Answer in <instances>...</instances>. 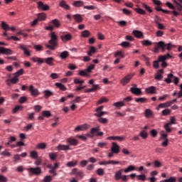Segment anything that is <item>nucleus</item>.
I'll list each match as a JSON object with an SVG mask.
<instances>
[{"instance_id": "2f4dec72", "label": "nucleus", "mask_w": 182, "mask_h": 182, "mask_svg": "<svg viewBox=\"0 0 182 182\" xmlns=\"http://www.w3.org/2000/svg\"><path fill=\"white\" fill-rule=\"evenodd\" d=\"M77 166V161H71L66 164L67 167H76Z\"/></svg>"}, {"instance_id": "4be33fe9", "label": "nucleus", "mask_w": 182, "mask_h": 182, "mask_svg": "<svg viewBox=\"0 0 182 182\" xmlns=\"http://www.w3.org/2000/svg\"><path fill=\"white\" fill-rule=\"evenodd\" d=\"M59 6L61 8H64V9H66L67 11L70 9V6L67 4L65 0L61 1L60 3L59 4Z\"/></svg>"}, {"instance_id": "2eb2a0df", "label": "nucleus", "mask_w": 182, "mask_h": 182, "mask_svg": "<svg viewBox=\"0 0 182 182\" xmlns=\"http://www.w3.org/2000/svg\"><path fill=\"white\" fill-rule=\"evenodd\" d=\"M88 129H89V125L82 124L75 127V132H84L85 130H87Z\"/></svg>"}, {"instance_id": "473e14b6", "label": "nucleus", "mask_w": 182, "mask_h": 182, "mask_svg": "<svg viewBox=\"0 0 182 182\" xmlns=\"http://www.w3.org/2000/svg\"><path fill=\"white\" fill-rule=\"evenodd\" d=\"M60 58L61 59H64V60L69 58V51L65 50V51L62 52L60 55Z\"/></svg>"}, {"instance_id": "052dcab7", "label": "nucleus", "mask_w": 182, "mask_h": 182, "mask_svg": "<svg viewBox=\"0 0 182 182\" xmlns=\"http://www.w3.org/2000/svg\"><path fill=\"white\" fill-rule=\"evenodd\" d=\"M176 117H170V122H168V124L171 125V124H176Z\"/></svg>"}, {"instance_id": "f8f14e48", "label": "nucleus", "mask_w": 182, "mask_h": 182, "mask_svg": "<svg viewBox=\"0 0 182 182\" xmlns=\"http://www.w3.org/2000/svg\"><path fill=\"white\" fill-rule=\"evenodd\" d=\"M2 55H12L14 53V51L9 48H6L5 47H0V54Z\"/></svg>"}, {"instance_id": "4c0bfd02", "label": "nucleus", "mask_w": 182, "mask_h": 182, "mask_svg": "<svg viewBox=\"0 0 182 182\" xmlns=\"http://www.w3.org/2000/svg\"><path fill=\"white\" fill-rule=\"evenodd\" d=\"M139 136L142 139H147V137H149V134L145 130H142V131L140 132Z\"/></svg>"}, {"instance_id": "6e6552de", "label": "nucleus", "mask_w": 182, "mask_h": 182, "mask_svg": "<svg viewBox=\"0 0 182 182\" xmlns=\"http://www.w3.org/2000/svg\"><path fill=\"white\" fill-rule=\"evenodd\" d=\"M37 8L39 11H49V5L43 4L42 1L37 2Z\"/></svg>"}, {"instance_id": "4468645a", "label": "nucleus", "mask_w": 182, "mask_h": 182, "mask_svg": "<svg viewBox=\"0 0 182 182\" xmlns=\"http://www.w3.org/2000/svg\"><path fill=\"white\" fill-rule=\"evenodd\" d=\"M28 90L34 97H36V96L39 95V91L38 89H36L33 85H30Z\"/></svg>"}, {"instance_id": "680f3d73", "label": "nucleus", "mask_w": 182, "mask_h": 182, "mask_svg": "<svg viewBox=\"0 0 182 182\" xmlns=\"http://www.w3.org/2000/svg\"><path fill=\"white\" fill-rule=\"evenodd\" d=\"M138 180H141V181H146V175L141 174L136 176Z\"/></svg>"}, {"instance_id": "0eeeda50", "label": "nucleus", "mask_w": 182, "mask_h": 182, "mask_svg": "<svg viewBox=\"0 0 182 182\" xmlns=\"http://www.w3.org/2000/svg\"><path fill=\"white\" fill-rule=\"evenodd\" d=\"M27 170L31 175L35 174L36 176H39L42 173V169L40 167L29 168Z\"/></svg>"}, {"instance_id": "423d86ee", "label": "nucleus", "mask_w": 182, "mask_h": 182, "mask_svg": "<svg viewBox=\"0 0 182 182\" xmlns=\"http://www.w3.org/2000/svg\"><path fill=\"white\" fill-rule=\"evenodd\" d=\"M133 76H134V74H128L124 77L120 81V82L122 84V86H126V85H127V83H129L130 80L133 79Z\"/></svg>"}, {"instance_id": "7c9ffc66", "label": "nucleus", "mask_w": 182, "mask_h": 182, "mask_svg": "<svg viewBox=\"0 0 182 182\" xmlns=\"http://www.w3.org/2000/svg\"><path fill=\"white\" fill-rule=\"evenodd\" d=\"M136 170V166L131 165L124 170V173H130V171H134Z\"/></svg>"}, {"instance_id": "69168bd1", "label": "nucleus", "mask_w": 182, "mask_h": 182, "mask_svg": "<svg viewBox=\"0 0 182 182\" xmlns=\"http://www.w3.org/2000/svg\"><path fill=\"white\" fill-rule=\"evenodd\" d=\"M153 114V112H151L150 109H146L145 111V116L146 117H150Z\"/></svg>"}, {"instance_id": "6e6d98bb", "label": "nucleus", "mask_w": 182, "mask_h": 182, "mask_svg": "<svg viewBox=\"0 0 182 182\" xmlns=\"http://www.w3.org/2000/svg\"><path fill=\"white\" fill-rule=\"evenodd\" d=\"M11 83H13V85H15L16 83H18L19 82V79H18L17 76H14L13 78L10 80Z\"/></svg>"}, {"instance_id": "c9c22d12", "label": "nucleus", "mask_w": 182, "mask_h": 182, "mask_svg": "<svg viewBox=\"0 0 182 182\" xmlns=\"http://www.w3.org/2000/svg\"><path fill=\"white\" fill-rule=\"evenodd\" d=\"M51 23H53V25L55 28H60V21H59V20H58V18L52 20Z\"/></svg>"}, {"instance_id": "5701e85b", "label": "nucleus", "mask_w": 182, "mask_h": 182, "mask_svg": "<svg viewBox=\"0 0 182 182\" xmlns=\"http://www.w3.org/2000/svg\"><path fill=\"white\" fill-rule=\"evenodd\" d=\"M37 19L41 21H46V14L45 13H38L37 14Z\"/></svg>"}, {"instance_id": "c756f323", "label": "nucleus", "mask_w": 182, "mask_h": 182, "mask_svg": "<svg viewBox=\"0 0 182 182\" xmlns=\"http://www.w3.org/2000/svg\"><path fill=\"white\" fill-rule=\"evenodd\" d=\"M98 132H100V127H94L90 129V133L92 136L97 134Z\"/></svg>"}, {"instance_id": "1a4fd4ad", "label": "nucleus", "mask_w": 182, "mask_h": 182, "mask_svg": "<svg viewBox=\"0 0 182 182\" xmlns=\"http://www.w3.org/2000/svg\"><path fill=\"white\" fill-rule=\"evenodd\" d=\"M99 164L100 166H106L107 164H111L112 166H114L116 164H121V163L119 161L109 160L105 161H100Z\"/></svg>"}, {"instance_id": "20e7f679", "label": "nucleus", "mask_w": 182, "mask_h": 182, "mask_svg": "<svg viewBox=\"0 0 182 182\" xmlns=\"http://www.w3.org/2000/svg\"><path fill=\"white\" fill-rule=\"evenodd\" d=\"M124 170L120 169L115 173L114 180L119 181V180H122V181H127V176L122 175L123 173Z\"/></svg>"}, {"instance_id": "aec40b11", "label": "nucleus", "mask_w": 182, "mask_h": 182, "mask_svg": "<svg viewBox=\"0 0 182 182\" xmlns=\"http://www.w3.org/2000/svg\"><path fill=\"white\" fill-rule=\"evenodd\" d=\"M173 56H171L169 53H167L164 55H160L159 57V62H163L164 60H167V59H171Z\"/></svg>"}, {"instance_id": "79ce46f5", "label": "nucleus", "mask_w": 182, "mask_h": 182, "mask_svg": "<svg viewBox=\"0 0 182 182\" xmlns=\"http://www.w3.org/2000/svg\"><path fill=\"white\" fill-rule=\"evenodd\" d=\"M176 181H177V178L174 176H172L168 179L161 181L160 182H176Z\"/></svg>"}, {"instance_id": "0e129e2a", "label": "nucleus", "mask_w": 182, "mask_h": 182, "mask_svg": "<svg viewBox=\"0 0 182 182\" xmlns=\"http://www.w3.org/2000/svg\"><path fill=\"white\" fill-rule=\"evenodd\" d=\"M97 173L98 176H103L105 174V169L104 168H98L97 170Z\"/></svg>"}, {"instance_id": "a19ab883", "label": "nucleus", "mask_w": 182, "mask_h": 182, "mask_svg": "<svg viewBox=\"0 0 182 182\" xmlns=\"http://www.w3.org/2000/svg\"><path fill=\"white\" fill-rule=\"evenodd\" d=\"M1 28L4 29V31H9V29H11L9 25L6 24L5 21L1 22Z\"/></svg>"}, {"instance_id": "dca6fc26", "label": "nucleus", "mask_w": 182, "mask_h": 182, "mask_svg": "<svg viewBox=\"0 0 182 182\" xmlns=\"http://www.w3.org/2000/svg\"><path fill=\"white\" fill-rule=\"evenodd\" d=\"M130 92L135 95L136 96H140L141 95V89L137 87H131Z\"/></svg>"}, {"instance_id": "7ed1b4c3", "label": "nucleus", "mask_w": 182, "mask_h": 182, "mask_svg": "<svg viewBox=\"0 0 182 182\" xmlns=\"http://www.w3.org/2000/svg\"><path fill=\"white\" fill-rule=\"evenodd\" d=\"M171 79H173L174 85H178V82H180V78L174 76V75H173L172 73L168 75V77L164 80V82H166V83H168V85H170V83L173 82Z\"/></svg>"}, {"instance_id": "ddd939ff", "label": "nucleus", "mask_w": 182, "mask_h": 182, "mask_svg": "<svg viewBox=\"0 0 182 182\" xmlns=\"http://www.w3.org/2000/svg\"><path fill=\"white\" fill-rule=\"evenodd\" d=\"M107 140H117V141H124L126 139L124 138V136H108L107 138Z\"/></svg>"}, {"instance_id": "de8ad7c7", "label": "nucleus", "mask_w": 182, "mask_h": 182, "mask_svg": "<svg viewBox=\"0 0 182 182\" xmlns=\"http://www.w3.org/2000/svg\"><path fill=\"white\" fill-rule=\"evenodd\" d=\"M37 149H39L40 150H45L46 149V144L45 143H40L37 144Z\"/></svg>"}, {"instance_id": "58836bf2", "label": "nucleus", "mask_w": 182, "mask_h": 182, "mask_svg": "<svg viewBox=\"0 0 182 182\" xmlns=\"http://www.w3.org/2000/svg\"><path fill=\"white\" fill-rule=\"evenodd\" d=\"M50 96H53V92L47 90L44 91V97L46 99H48V97H50Z\"/></svg>"}, {"instance_id": "a878e982", "label": "nucleus", "mask_w": 182, "mask_h": 182, "mask_svg": "<svg viewBox=\"0 0 182 182\" xmlns=\"http://www.w3.org/2000/svg\"><path fill=\"white\" fill-rule=\"evenodd\" d=\"M146 93H150L151 95H153V94L156 93V87L151 86L146 89Z\"/></svg>"}, {"instance_id": "37998d69", "label": "nucleus", "mask_w": 182, "mask_h": 182, "mask_svg": "<svg viewBox=\"0 0 182 182\" xmlns=\"http://www.w3.org/2000/svg\"><path fill=\"white\" fill-rule=\"evenodd\" d=\"M113 106L115 107H123V106H126V104L123 102V101L117 102L113 104Z\"/></svg>"}, {"instance_id": "49530a36", "label": "nucleus", "mask_w": 182, "mask_h": 182, "mask_svg": "<svg viewBox=\"0 0 182 182\" xmlns=\"http://www.w3.org/2000/svg\"><path fill=\"white\" fill-rule=\"evenodd\" d=\"M96 52V48H95L94 46L90 47V50L87 51V55L88 56H92L93 53H95Z\"/></svg>"}, {"instance_id": "bb28decb", "label": "nucleus", "mask_w": 182, "mask_h": 182, "mask_svg": "<svg viewBox=\"0 0 182 182\" xmlns=\"http://www.w3.org/2000/svg\"><path fill=\"white\" fill-rule=\"evenodd\" d=\"M55 86L56 87H58V89H60V90H63V92H65L67 90L66 87L60 82H56Z\"/></svg>"}, {"instance_id": "338daca9", "label": "nucleus", "mask_w": 182, "mask_h": 182, "mask_svg": "<svg viewBox=\"0 0 182 182\" xmlns=\"http://www.w3.org/2000/svg\"><path fill=\"white\" fill-rule=\"evenodd\" d=\"M80 76H87V71L86 70H80L78 73Z\"/></svg>"}, {"instance_id": "9b49d317", "label": "nucleus", "mask_w": 182, "mask_h": 182, "mask_svg": "<svg viewBox=\"0 0 182 182\" xmlns=\"http://www.w3.org/2000/svg\"><path fill=\"white\" fill-rule=\"evenodd\" d=\"M102 110H103V106L99 107L95 110L97 112L94 114V115L96 116V117H102V116H105V114H106V112H102Z\"/></svg>"}, {"instance_id": "9d476101", "label": "nucleus", "mask_w": 182, "mask_h": 182, "mask_svg": "<svg viewBox=\"0 0 182 182\" xmlns=\"http://www.w3.org/2000/svg\"><path fill=\"white\" fill-rule=\"evenodd\" d=\"M111 151H112V153H115V154H119V153H120V146L119 144H117V143H112Z\"/></svg>"}, {"instance_id": "ea45409f", "label": "nucleus", "mask_w": 182, "mask_h": 182, "mask_svg": "<svg viewBox=\"0 0 182 182\" xmlns=\"http://www.w3.org/2000/svg\"><path fill=\"white\" fill-rule=\"evenodd\" d=\"M135 102L136 103H147V98L146 97L136 98Z\"/></svg>"}, {"instance_id": "c03bdc74", "label": "nucleus", "mask_w": 182, "mask_h": 182, "mask_svg": "<svg viewBox=\"0 0 182 182\" xmlns=\"http://www.w3.org/2000/svg\"><path fill=\"white\" fill-rule=\"evenodd\" d=\"M164 129L166 130V132H167V133H171V132L173 131V129H171V125H170V124L166 123L164 125Z\"/></svg>"}, {"instance_id": "39448f33", "label": "nucleus", "mask_w": 182, "mask_h": 182, "mask_svg": "<svg viewBox=\"0 0 182 182\" xmlns=\"http://www.w3.org/2000/svg\"><path fill=\"white\" fill-rule=\"evenodd\" d=\"M31 46L25 44H19L18 48L23 52V54L26 56H31V50L29 49Z\"/></svg>"}, {"instance_id": "4d7b16f0", "label": "nucleus", "mask_w": 182, "mask_h": 182, "mask_svg": "<svg viewBox=\"0 0 182 182\" xmlns=\"http://www.w3.org/2000/svg\"><path fill=\"white\" fill-rule=\"evenodd\" d=\"M93 69H95V65L91 64L90 65H89L87 67V68L85 70L87 73H90V72H92V70H93Z\"/></svg>"}, {"instance_id": "13d9d810", "label": "nucleus", "mask_w": 182, "mask_h": 182, "mask_svg": "<svg viewBox=\"0 0 182 182\" xmlns=\"http://www.w3.org/2000/svg\"><path fill=\"white\" fill-rule=\"evenodd\" d=\"M167 134L164 131L161 132V140H166L167 139Z\"/></svg>"}, {"instance_id": "3c124183", "label": "nucleus", "mask_w": 182, "mask_h": 182, "mask_svg": "<svg viewBox=\"0 0 182 182\" xmlns=\"http://www.w3.org/2000/svg\"><path fill=\"white\" fill-rule=\"evenodd\" d=\"M23 109V107L21 105L16 106L13 109V113H16V112H20V110H22Z\"/></svg>"}, {"instance_id": "f257e3e1", "label": "nucleus", "mask_w": 182, "mask_h": 182, "mask_svg": "<svg viewBox=\"0 0 182 182\" xmlns=\"http://www.w3.org/2000/svg\"><path fill=\"white\" fill-rule=\"evenodd\" d=\"M48 43L45 44L47 49H50V50H55L58 48V36L55 32L50 33V39L48 41Z\"/></svg>"}, {"instance_id": "f03ea898", "label": "nucleus", "mask_w": 182, "mask_h": 182, "mask_svg": "<svg viewBox=\"0 0 182 182\" xmlns=\"http://www.w3.org/2000/svg\"><path fill=\"white\" fill-rule=\"evenodd\" d=\"M174 46H173L171 43L166 44L164 41H159V43H156L155 45V48H157L158 50L161 49V52H166V49L167 50H171Z\"/></svg>"}, {"instance_id": "72a5a7b5", "label": "nucleus", "mask_w": 182, "mask_h": 182, "mask_svg": "<svg viewBox=\"0 0 182 182\" xmlns=\"http://www.w3.org/2000/svg\"><path fill=\"white\" fill-rule=\"evenodd\" d=\"M141 43L144 46H151V45H153V42H151L150 40H144L141 41Z\"/></svg>"}, {"instance_id": "5fc2aeb1", "label": "nucleus", "mask_w": 182, "mask_h": 182, "mask_svg": "<svg viewBox=\"0 0 182 182\" xmlns=\"http://www.w3.org/2000/svg\"><path fill=\"white\" fill-rule=\"evenodd\" d=\"M142 7L144 8L146 11H148V12H150L151 14V12H153L151 7L149 6L146 4H142Z\"/></svg>"}, {"instance_id": "603ef678", "label": "nucleus", "mask_w": 182, "mask_h": 182, "mask_svg": "<svg viewBox=\"0 0 182 182\" xmlns=\"http://www.w3.org/2000/svg\"><path fill=\"white\" fill-rule=\"evenodd\" d=\"M170 113H171V110H170L168 109H166L162 111L161 114L163 116H168V114H170Z\"/></svg>"}, {"instance_id": "6ab92c4d", "label": "nucleus", "mask_w": 182, "mask_h": 182, "mask_svg": "<svg viewBox=\"0 0 182 182\" xmlns=\"http://www.w3.org/2000/svg\"><path fill=\"white\" fill-rule=\"evenodd\" d=\"M73 18L75 19V22L77 23H81V22L83 21V18L82 17V15L80 14H74L73 15Z\"/></svg>"}, {"instance_id": "f704fd0d", "label": "nucleus", "mask_w": 182, "mask_h": 182, "mask_svg": "<svg viewBox=\"0 0 182 182\" xmlns=\"http://www.w3.org/2000/svg\"><path fill=\"white\" fill-rule=\"evenodd\" d=\"M90 36V31L85 30L81 32V38H89Z\"/></svg>"}, {"instance_id": "c85d7f7f", "label": "nucleus", "mask_w": 182, "mask_h": 182, "mask_svg": "<svg viewBox=\"0 0 182 182\" xmlns=\"http://www.w3.org/2000/svg\"><path fill=\"white\" fill-rule=\"evenodd\" d=\"M48 168H50L49 173L51 174H53V176H56L58 173H56V169L52 166V164L48 165Z\"/></svg>"}, {"instance_id": "e433bc0d", "label": "nucleus", "mask_w": 182, "mask_h": 182, "mask_svg": "<svg viewBox=\"0 0 182 182\" xmlns=\"http://www.w3.org/2000/svg\"><path fill=\"white\" fill-rule=\"evenodd\" d=\"M73 5L76 8H80V6H83L84 3L82 1H75L73 2Z\"/></svg>"}, {"instance_id": "a211bd4d", "label": "nucleus", "mask_w": 182, "mask_h": 182, "mask_svg": "<svg viewBox=\"0 0 182 182\" xmlns=\"http://www.w3.org/2000/svg\"><path fill=\"white\" fill-rule=\"evenodd\" d=\"M57 150H62L63 151H66L68 150H70V146L69 145H63L59 144L56 146Z\"/></svg>"}, {"instance_id": "412c9836", "label": "nucleus", "mask_w": 182, "mask_h": 182, "mask_svg": "<svg viewBox=\"0 0 182 182\" xmlns=\"http://www.w3.org/2000/svg\"><path fill=\"white\" fill-rule=\"evenodd\" d=\"M132 33L136 38H138L139 39H141V38L144 36L143 33L137 30L133 31Z\"/></svg>"}, {"instance_id": "cd10ccee", "label": "nucleus", "mask_w": 182, "mask_h": 182, "mask_svg": "<svg viewBox=\"0 0 182 182\" xmlns=\"http://www.w3.org/2000/svg\"><path fill=\"white\" fill-rule=\"evenodd\" d=\"M49 159L52 160V161H54V160H56L58 159V154L56 152H51L48 154Z\"/></svg>"}, {"instance_id": "a18cd8bd", "label": "nucleus", "mask_w": 182, "mask_h": 182, "mask_svg": "<svg viewBox=\"0 0 182 182\" xmlns=\"http://www.w3.org/2000/svg\"><path fill=\"white\" fill-rule=\"evenodd\" d=\"M134 11L135 12H136V14H139V15H146V11L142 9H140V8L134 9Z\"/></svg>"}, {"instance_id": "774afa93", "label": "nucleus", "mask_w": 182, "mask_h": 182, "mask_svg": "<svg viewBox=\"0 0 182 182\" xmlns=\"http://www.w3.org/2000/svg\"><path fill=\"white\" fill-rule=\"evenodd\" d=\"M52 181V176H47L44 178L43 182H51Z\"/></svg>"}, {"instance_id": "bf43d9fd", "label": "nucleus", "mask_w": 182, "mask_h": 182, "mask_svg": "<svg viewBox=\"0 0 182 182\" xmlns=\"http://www.w3.org/2000/svg\"><path fill=\"white\" fill-rule=\"evenodd\" d=\"M174 2L177 5L176 6V9L178 11H179V12H181V11H182V5L180 3H178L177 1H174Z\"/></svg>"}, {"instance_id": "b1692460", "label": "nucleus", "mask_w": 182, "mask_h": 182, "mask_svg": "<svg viewBox=\"0 0 182 182\" xmlns=\"http://www.w3.org/2000/svg\"><path fill=\"white\" fill-rule=\"evenodd\" d=\"M67 143H69L71 146H77L78 144L77 140L73 138H68L67 139Z\"/></svg>"}, {"instance_id": "393cba45", "label": "nucleus", "mask_w": 182, "mask_h": 182, "mask_svg": "<svg viewBox=\"0 0 182 182\" xmlns=\"http://www.w3.org/2000/svg\"><path fill=\"white\" fill-rule=\"evenodd\" d=\"M55 59L53 57H49L45 59V62L49 66H53L55 64L53 63V61Z\"/></svg>"}, {"instance_id": "8fccbe9b", "label": "nucleus", "mask_w": 182, "mask_h": 182, "mask_svg": "<svg viewBox=\"0 0 182 182\" xmlns=\"http://www.w3.org/2000/svg\"><path fill=\"white\" fill-rule=\"evenodd\" d=\"M30 157H31V159H38V152H36V151H31Z\"/></svg>"}, {"instance_id": "f3484780", "label": "nucleus", "mask_w": 182, "mask_h": 182, "mask_svg": "<svg viewBox=\"0 0 182 182\" xmlns=\"http://www.w3.org/2000/svg\"><path fill=\"white\" fill-rule=\"evenodd\" d=\"M60 39L63 42H69V41H72V34L68 33L64 36H61Z\"/></svg>"}, {"instance_id": "864d4df0", "label": "nucleus", "mask_w": 182, "mask_h": 182, "mask_svg": "<svg viewBox=\"0 0 182 182\" xmlns=\"http://www.w3.org/2000/svg\"><path fill=\"white\" fill-rule=\"evenodd\" d=\"M98 122L102 124H107L108 120L106 118L100 117L98 119Z\"/></svg>"}, {"instance_id": "e2e57ef3", "label": "nucleus", "mask_w": 182, "mask_h": 182, "mask_svg": "<svg viewBox=\"0 0 182 182\" xmlns=\"http://www.w3.org/2000/svg\"><path fill=\"white\" fill-rule=\"evenodd\" d=\"M151 136L154 138L157 137L158 132L156 129H152L151 132Z\"/></svg>"}, {"instance_id": "09e8293b", "label": "nucleus", "mask_w": 182, "mask_h": 182, "mask_svg": "<svg viewBox=\"0 0 182 182\" xmlns=\"http://www.w3.org/2000/svg\"><path fill=\"white\" fill-rule=\"evenodd\" d=\"M42 114L43 116H44V117H47L48 119V117H50V116H52L50 111H43Z\"/></svg>"}]
</instances>
